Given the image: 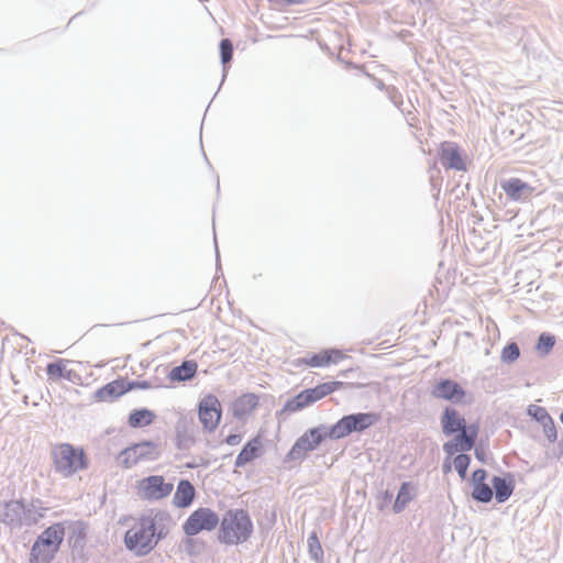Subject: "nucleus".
Segmentation results:
<instances>
[{"mask_svg": "<svg viewBox=\"0 0 563 563\" xmlns=\"http://www.w3.org/2000/svg\"><path fill=\"white\" fill-rule=\"evenodd\" d=\"M218 540L227 545H238L246 542L254 532L250 514L242 508L227 510L220 519Z\"/></svg>", "mask_w": 563, "mask_h": 563, "instance_id": "1", "label": "nucleus"}, {"mask_svg": "<svg viewBox=\"0 0 563 563\" xmlns=\"http://www.w3.org/2000/svg\"><path fill=\"white\" fill-rule=\"evenodd\" d=\"M43 517L34 501L27 504L23 499H12L0 503V522L11 528L32 527Z\"/></svg>", "mask_w": 563, "mask_h": 563, "instance_id": "2", "label": "nucleus"}, {"mask_svg": "<svg viewBox=\"0 0 563 563\" xmlns=\"http://www.w3.org/2000/svg\"><path fill=\"white\" fill-rule=\"evenodd\" d=\"M53 457L56 472L64 477H68L88 467L84 450L77 449L69 443L56 446L53 451Z\"/></svg>", "mask_w": 563, "mask_h": 563, "instance_id": "3", "label": "nucleus"}, {"mask_svg": "<svg viewBox=\"0 0 563 563\" xmlns=\"http://www.w3.org/2000/svg\"><path fill=\"white\" fill-rule=\"evenodd\" d=\"M324 434V424L308 429L295 441L284 463L302 462L309 452L314 451L325 440Z\"/></svg>", "mask_w": 563, "mask_h": 563, "instance_id": "4", "label": "nucleus"}, {"mask_svg": "<svg viewBox=\"0 0 563 563\" xmlns=\"http://www.w3.org/2000/svg\"><path fill=\"white\" fill-rule=\"evenodd\" d=\"M139 520L150 533L155 545L168 536L173 526L172 516L165 510H151L150 512L142 515Z\"/></svg>", "mask_w": 563, "mask_h": 563, "instance_id": "5", "label": "nucleus"}, {"mask_svg": "<svg viewBox=\"0 0 563 563\" xmlns=\"http://www.w3.org/2000/svg\"><path fill=\"white\" fill-rule=\"evenodd\" d=\"M220 518L216 511L207 507H200L192 511L183 525L186 536L194 537L201 531H211L217 528Z\"/></svg>", "mask_w": 563, "mask_h": 563, "instance_id": "6", "label": "nucleus"}, {"mask_svg": "<svg viewBox=\"0 0 563 563\" xmlns=\"http://www.w3.org/2000/svg\"><path fill=\"white\" fill-rule=\"evenodd\" d=\"M478 432V423H468L454 433V438L443 444V451L448 454V459L457 452L471 451L477 441Z\"/></svg>", "mask_w": 563, "mask_h": 563, "instance_id": "7", "label": "nucleus"}, {"mask_svg": "<svg viewBox=\"0 0 563 563\" xmlns=\"http://www.w3.org/2000/svg\"><path fill=\"white\" fill-rule=\"evenodd\" d=\"M124 543L128 550L137 556H145L155 549V542L137 519L136 523L124 534Z\"/></svg>", "mask_w": 563, "mask_h": 563, "instance_id": "8", "label": "nucleus"}, {"mask_svg": "<svg viewBox=\"0 0 563 563\" xmlns=\"http://www.w3.org/2000/svg\"><path fill=\"white\" fill-rule=\"evenodd\" d=\"M222 416V408L217 396L209 394L198 404V417L203 429L208 432L214 431Z\"/></svg>", "mask_w": 563, "mask_h": 563, "instance_id": "9", "label": "nucleus"}, {"mask_svg": "<svg viewBox=\"0 0 563 563\" xmlns=\"http://www.w3.org/2000/svg\"><path fill=\"white\" fill-rule=\"evenodd\" d=\"M174 485L161 475H151L140 482V492L145 500H159L170 495Z\"/></svg>", "mask_w": 563, "mask_h": 563, "instance_id": "10", "label": "nucleus"}, {"mask_svg": "<svg viewBox=\"0 0 563 563\" xmlns=\"http://www.w3.org/2000/svg\"><path fill=\"white\" fill-rule=\"evenodd\" d=\"M430 394L437 399H443L457 405L463 402L466 396V390L460 383L451 378H441L432 385Z\"/></svg>", "mask_w": 563, "mask_h": 563, "instance_id": "11", "label": "nucleus"}, {"mask_svg": "<svg viewBox=\"0 0 563 563\" xmlns=\"http://www.w3.org/2000/svg\"><path fill=\"white\" fill-rule=\"evenodd\" d=\"M500 188L509 200L516 202L527 201L530 199L534 190L531 185L517 177L501 180Z\"/></svg>", "mask_w": 563, "mask_h": 563, "instance_id": "12", "label": "nucleus"}, {"mask_svg": "<svg viewBox=\"0 0 563 563\" xmlns=\"http://www.w3.org/2000/svg\"><path fill=\"white\" fill-rule=\"evenodd\" d=\"M65 523L66 536L74 554L80 555L87 542V525L81 520L67 521Z\"/></svg>", "mask_w": 563, "mask_h": 563, "instance_id": "13", "label": "nucleus"}, {"mask_svg": "<svg viewBox=\"0 0 563 563\" xmlns=\"http://www.w3.org/2000/svg\"><path fill=\"white\" fill-rule=\"evenodd\" d=\"M440 423L442 432L446 437L453 435L459 430L467 426L465 418L457 409L451 406L444 407L440 417Z\"/></svg>", "mask_w": 563, "mask_h": 563, "instance_id": "14", "label": "nucleus"}, {"mask_svg": "<svg viewBox=\"0 0 563 563\" xmlns=\"http://www.w3.org/2000/svg\"><path fill=\"white\" fill-rule=\"evenodd\" d=\"M439 159L443 167L465 170V163L461 156L460 148L455 143L444 142L441 144Z\"/></svg>", "mask_w": 563, "mask_h": 563, "instance_id": "15", "label": "nucleus"}, {"mask_svg": "<svg viewBox=\"0 0 563 563\" xmlns=\"http://www.w3.org/2000/svg\"><path fill=\"white\" fill-rule=\"evenodd\" d=\"M65 536V523H53L52 526L47 527L44 531H42L41 534H38L35 542H38L46 547H51V549L59 551V548L64 541Z\"/></svg>", "mask_w": 563, "mask_h": 563, "instance_id": "16", "label": "nucleus"}, {"mask_svg": "<svg viewBox=\"0 0 563 563\" xmlns=\"http://www.w3.org/2000/svg\"><path fill=\"white\" fill-rule=\"evenodd\" d=\"M493 493L497 503L503 504L509 499L515 489L514 475L507 473L505 476H494L492 478Z\"/></svg>", "mask_w": 563, "mask_h": 563, "instance_id": "17", "label": "nucleus"}, {"mask_svg": "<svg viewBox=\"0 0 563 563\" xmlns=\"http://www.w3.org/2000/svg\"><path fill=\"white\" fill-rule=\"evenodd\" d=\"M128 391L129 386H125V379L119 378L97 389L95 397L99 401H113Z\"/></svg>", "mask_w": 563, "mask_h": 563, "instance_id": "18", "label": "nucleus"}, {"mask_svg": "<svg viewBox=\"0 0 563 563\" xmlns=\"http://www.w3.org/2000/svg\"><path fill=\"white\" fill-rule=\"evenodd\" d=\"M195 496V486L188 479H180L173 497V504L178 508H187L192 504Z\"/></svg>", "mask_w": 563, "mask_h": 563, "instance_id": "19", "label": "nucleus"}, {"mask_svg": "<svg viewBox=\"0 0 563 563\" xmlns=\"http://www.w3.org/2000/svg\"><path fill=\"white\" fill-rule=\"evenodd\" d=\"M258 396L249 393L240 396L232 404L233 416L238 419H243L251 415L258 405Z\"/></svg>", "mask_w": 563, "mask_h": 563, "instance_id": "20", "label": "nucleus"}, {"mask_svg": "<svg viewBox=\"0 0 563 563\" xmlns=\"http://www.w3.org/2000/svg\"><path fill=\"white\" fill-rule=\"evenodd\" d=\"M346 421L350 424L351 432H363L364 430L374 426L379 417L374 412H356L345 415Z\"/></svg>", "mask_w": 563, "mask_h": 563, "instance_id": "21", "label": "nucleus"}, {"mask_svg": "<svg viewBox=\"0 0 563 563\" xmlns=\"http://www.w3.org/2000/svg\"><path fill=\"white\" fill-rule=\"evenodd\" d=\"M262 449V442L258 437H255L247 441L240 453L238 454L234 465L236 467H243L247 463L252 462L254 459H256L261 452Z\"/></svg>", "mask_w": 563, "mask_h": 563, "instance_id": "22", "label": "nucleus"}, {"mask_svg": "<svg viewBox=\"0 0 563 563\" xmlns=\"http://www.w3.org/2000/svg\"><path fill=\"white\" fill-rule=\"evenodd\" d=\"M197 368L195 361H184L180 365L173 367L167 377L170 382H187L195 377Z\"/></svg>", "mask_w": 563, "mask_h": 563, "instance_id": "23", "label": "nucleus"}, {"mask_svg": "<svg viewBox=\"0 0 563 563\" xmlns=\"http://www.w3.org/2000/svg\"><path fill=\"white\" fill-rule=\"evenodd\" d=\"M416 497V487L411 482L401 483L397 497L393 505L395 514H400L406 509L408 504Z\"/></svg>", "mask_w": 563, "mask_h": 563, "instance_id": "24", "label": "nucleus"}, {"mask_svg": "<svg viewBox=\"0 0 563 563\" xmlns=\"http://www.w3.org/2000/svg\"><path fill=\"white\" fill-rule=\"evenodd\" d=\"M139 462L155 461L161 456V445L154 441H142L133 444Z\"/></svg>", "mask_w": 563, "mask_h": 563, "instance_id": "25", "label": "nucleus"}, {"mask_svg": "<svg viewBox=\"0 0 563 563\" xmlns=\"http://www.w3.org/2000/svg\"><path fill=\"white\" fill-rule=\"evenodd\" d=\"M156 418L154 411L147 408L134 409L129 415V426L131 428H143L152 424Z\"/></svg>", "mask_w": 563, "mask_h": 563, "instance_id": "26", "label": "nucleus"}, {"mask_svg": "<svg viewBox=\"0 0 563 563\" xmlns=\"http://www.w3.org/2000/svg\"><path fill=\"white\" fill-rule=\"evenodd\" d=\"M58 550L34 542L30 551V563H51Z\"/></svg>", "mask_w": 563, "mask_h": 563, "instance_id": "27", "label": "nucleus"}, {"mask_svg": "<svg viewBox=\"0 0 563 563\" xmlns=\"http://www.w3.org/2000/svg\"><path fill=\"white\" fill-rule=\"evenodd\" d=\"M312 404H314V402L312 401L310 394H309L308 389L306 388L302 391H300L298 395H296L295 397L288 399L285 402L282 411L292 413V412L302 410L303 408H306Z\"/></svg>", "mask_w": 563, "mask_h": 563, "instance_id": "28", "label": "nucleus"}, {"mask_svg": "<svg viewBox=\"0 0 563 563\" xmlns=\"http://www.w3.org/2000/svg\"><path fill=\"white\" fill-rule=\"evenodd\" d=\"M324 432H325V434H324L325 439L329 438L331 440L343 439L352 433L351 429H350V424L347 423L345 416H343L341 419H339L331 427H328L324 424Z\"/></svg>", "mask_w": 563, "mask_h": 563, "instance_id": "29", "label": "nucleus"}, {"mask_svg": "<svg viewBox=\"0 0 563 563\" xmlns=\"http://www.w3.org/2000/svg\"><path fill=\"white\" fill-rule=\"evenodd\" d=\"M219 49H220L221 64L223 66L222 81H221V84H222L228 75V69H229L228 64L232 60V57H233L232 41L230 38H222L219 44Z\"/></svg>", "mask_w": 563, "mask_h": 563, "instance_id": "30", "label": "nucleus"}, {"mask_svg": "<svg viewBox=\"0 0 563 563\" xmlns=\"http://www.w3.org/2000/svg\"><path fill=\"white\" fill-rule=\"evenodd\" d=\"M308 552L311 560L316 563H323V550L317 532H312L307 539Z\"/></svg>", "mask_w": 563, "mask_h": 563, "instance_id": "31", "label": "nucleus"}, {"mask_svg": "<svg viewBox=\"0 0 563 563\" xmlns=\"http://www.w3.org/2000/svg\"><path fill=\"white\" fill-rule=\"evenodd\" d=\"M301 362L310 367L327 366L332 362L331 353L325 350L321 353H314L309 357H305Z\"/></svg>", "mask_w": 563, "mask_h": 563, "instance_id": "32", "label": "nucleus"}, {"mask_svg": "<svg viewBox=\"0 0 563 563\" xmlns=\"http://www.w3.org/2000/svg\"><path fill=\"white\" fill-rule=\"evenodd\" d=\"M493 489L492 487L484 483V484H477L473 485V492H472V498L478 503L487 504L493 498Z\"/></svg>", "mask_w": 563, "mask_h": 563, "instance_id": "33", "label": "nucleus"}, {"mask_svg": "<svg viewBox=\"0 0 563 563\" xmlns=\"http://www.w3.org/2000/svg\"><path fill=\"white\" fill-rule=\"evenodd\" d=\"M118 463L125 468H131L139 463V457L135 453L133 444L122 450L118 457Z\"/></svg>", "mask_w": 563, "mask_h": 563, "instance_id": "34", "label": "nucleus"}, {"mask_svg": "<svg viewBox=\"0 0 563 563\" xmlns=\"http://www.w3.org/2000/svg\"><path fill=\"white\" fill-rule=\"evenodd\" d=\"M555 344V336L548 332H542L536 345L537 351L540 355H548Z\"/></svg>", "mask_w": 563, "mask_h": 563, "instance_id": "35", "label": "nucleus"}, {"mask_svg": "<svg viewBox=\"0 0 563 563\" xmlns=\"http://www.w3.org/2000/svg\"><path fill=\"white\" fill-rule=\"evenodd\" d=\"M520 356V349L516 342L507 343L501 350L500 360L505 364H511Z\"/></svg>", "mask_w": 563, "mask_h": 563, "instance_id": "36", "label": "nucleus"}, {"mask_svg": "<svg viewBox=\"0 0 563 563\" xmlns=\"http://www.w3.org/2000/svg\"><path fill=\"white\" fill-rule=\"evenodd\" d=\"M176 446L180 451H187L195 444V438L188 434L185 430H181L180 427L176 428Z\"/></svg>", "mask_w": 563, "mask_h": 563, "instance_id": "37", "label": "nucleus"}, {"mask_svg": "<svg viewBox=\"0 0 563 563\" xmlns=\"http://www.w3.org/2000/svg\"><path fill=\"white\" fill-rule=\"evenodd\" d=\"M46 373L49 377L67 379H69L70 377V372H65L64 360H58L56 362L48 363L46 366Z\"/></svg>", "mask_w": 563, "mask_h": 563, "instance_id": "38", "label": "nucleus"}, {"mask_svg": "<svg viewBox=\"0 0 563 563\" xmlns=\"http://www.w3.org/2000/svg\"><path fill=\"white\" fill-rule=\"evenodd\" d=\"M453 463L459 476L464 479L471 464V456L465 453H461L455 456Z\"/></svg>", "mask_w": 563, "mask_h": 563, "instance_id": "39", "label": "nucleus"}, {"mask_svg": "<svg viewBox=\"0 0 563 563\" xmlns=\"http://www.w3.org/2000/svg\"><path fill=\"white\" fill-rule=\"evenodd\" d=\"M527 412L532 419L541 424L551 418L545 408L537 405H529Z\"/></svg>", "mask_w": 563, "mask_h": 563, "instance_id": "40", "label": "nucleus"}, {"mask_svg": "<svg viewBox=\"0 0 563 563\" xmlns=\"http://www.w3.org/2000/svg\"><path fill=\"white\" fill-rule=\"evenodd\" d=\"M542 427L547 439L552 443L555 442L558 440V431L553 419L550 418L547 422L542 423Z\"/></svg>", "mask_w": 563, "mask_h": 563, "instance_id": "41", "label": "nucleus"}, {"mask_svg": "<svg viewBox=\"0 0 563 563\" xmlns=\"http://www.w3.org/2000/svg\"><path fill=\"white\" fill-rule=\"evenodd\" d=\"M313 402L324 398L327 395L323 384H319L312 388H307Z\"/></svg>", "mask_w": 563, "mask_h": 563, "instance_id": "42", "label": "nucleus"}, {"mask_svg": "<svg viewBox=\"0 0 563 563\" xmlns=\"http://www.w3.org/2000/svg\"><path fill=\"white\" fill-rule=\"evenodd\" d=\"M125 386H129V391L133 389H150L152 384L148 380H128L125 379Z\"/></svg>", "mask_w": 563, "mask_h": 563, "instance_id": "43", "label": "nucleus"}, {"mask_svg": "<svg viewBox=\"0 0 563 563\" xmlns=\"http://www.w3.org/2000/svg\"><path fill=\"white\" fill-rule=\"evenodd\" d=\"M487 477V472L484 468H477L472 474V484H484Z\"/></svg>", "mask_w": 563, "mask_h": 563, "instance_id": "44", "label": "nucleus"}, {"mask_svg": "<svg viewBox=\"0 0 563 563\" xmlns=\"http://www.w3.org/2000/svg\"><path fill=\"white\" fill-rule=\"evenodd\" d=\"M387 93H388V97L390 99V101L395 104V106H399L402 103V97L400 95V92L395 88V87H388L387 89Z\"/></svg>", "mask_w": 563, "mask_h": 563, "instance_id": "45", "label": "nucleus"}, {"mask_svg": "<svg viewBox=\"0 0 563 563\" xmlns=\"http://www.w3.org/2000/svg\"><path fill=\"white\" fill-rule=\"evenodd\" d=\"M322 384L325 387L327 395H330L333 391H335L344 386V383L339 382V380L328 382V383H322Z\"/></svg>", "mask_w": 563, "mask_h": 563, "instance_id": "46", "label": "nucleus"}, {"mask_svg": "<svg viewBox=\"0 0 563 563\" xmlns=\"http://www.w3.org/2000/svg\"><path fill=\"white\" fill-rule=\"evenodd\" d=\"M242 441V434L231 433L225 439L224 442L229 445H238Z\"/></svg>", "mask_w": 563, "mask_h": 563, "instance_id": "47", "label": "nucleus"}, {"mask_svg": "<svg viewBox=\"0 0 563 563\" xmlns=\"http://www.w3.org/2000/svg\"><path fill=\"white\" fill-rule=\"evenodd\" d=\"M393 497H394V495L391 492L385 490L380 497L382 501L379 505V509H383L387 504H389L393 500Z\"/></svg>", "mask_w": 563, "mask_h": 563, "instance_id": "48", "label": "nucleus"}, {"mask_svg": "<svg viewBox=\"0 0 563 563\" xmlns=\"http://www.w3.org/2000/svg\"><path fill=\"white\" fill-rule=\"evenodd\" d=\"M328 351L331 353V358H332L331 363H338L339 360H342L345 357V355L339 350H328Z\"/></svg>", "mask_w": 563, "mask_h": 563, "instance_id": "49", "label": "nucleus"}, {"mask_svg": "<svg viewBox=\"0 0 563 563\" xmlns=\"http://www.w3.org/2000/svg\"><path fill=\"white\" fill-rule=\"evenodd\" d=\"M556 459L563 461V438H561L558 442Z\"/></svg>", "mask_w": 563, "mask_h": 563, "instance_id": "50", "label": "nucleus"}, {"mask_svg": "<svg viewBox=\"0 0 563 563\" xmlns=\"http://www.w3.org/2000/svg\"><path fill=\"white\" fill-rule=\"evenodd\" d=\"M214 246H216V256H217V267L220 268V254L218 250L217 238L214 236Z\"/></svg>", "mask_w": 563, "mask_h": 563, "instance_id": "51", "label": "nucleus"}, {"mask_svg": "<svg viewBox=\"0 0 563 563\" xmlns=\"http://www.w3.org/2000/svg\"><path fill=\"white\" fill-rule=\"evenodd\" d=\"M376 87H377L379 90H386V91H387V89H388V87H387V86L384 84V81H383V80H380V79H377V80H376Z\"/></svg>", "mask_w": 563, "mask_h": 563, "instance_id": "52", "label": "nucleus"}, {"mask_svg": "<svg viewBox=\"0 0 563 563\" xmlns=\"http://www.w3.org/2000/svg\"><path fill=\"white\" fill-rule=\"evenodd\" d=\"M442 471L443 473H449L451 471V464L448 461L443 463Z\"/></svg>", "mask_w": 563, "mask_h": 563, "instance_id": "53", "label": "nucleus"}, {"mask_svg": "<svg viewBox=\"0 0 563 563\" xmlns=\"http://www.w3.org/2000/svg\"><path fill=\"white\" fill-rule=\"evenodd\" d=\"M475 456H476L477 460L484 462V453L483 452L476 450L475 451Z\"/></svg>", "mask_w": 563, "mask_h": 563, "instance_id": "54", "label": "nucleus"}, {"mask_svg": "<svg viewBox=\"0 0 563 563\" xmlns=\"http://www.w3.org/2000/svg\"><path fill=\"white\" fill-rule=\"evenodd\" d=\"M186 466H187V467H189V468H195V467H197V464H195V463H188Z\"/></svg>", "mask_w": 563, "mask_h": 563, "instance_id": "55", "label": "nucleus"}, {"mask_svg": "<svg viewBox=\"0 0 563 563\" xmlns=\"http://www.w3.org/2000/svg\"><path fill=\"white\" fill-rule=\"evenodd\" d=\"M560 420H561V422L563 423V411H562V412H561V415H560Z\"/></svg>", "mask_w": 563, "mask_h": 563, "instance_id": "56", "label": "nucleus"}]
</instances>
